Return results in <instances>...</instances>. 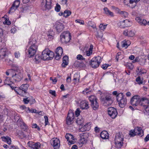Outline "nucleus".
<instances>
[{
	"label": "nucleus",
	"instance_id": "nucleus-51",
	"mask_svg": "<svg viewBox=\"0 0 149 149\" xmlns=\"http://www.w3.org/2000/svg\"><path fill=\"white\" fill-rule=\"evenodd\" d=\"M145 109V111L146 112V114L147 115H149V105H147L145 107H144Z\"/></svg>",
	"mask_w": 149,
	"mask_h": 149
},
{
	"label": "nucleus",
	"instance_id": "nucleus-23",
	"mask_svg": "<svg viewBox=\"0 0 149 149\" xmlns=\"http://www.w3.org/2000/svg\"><path fill=\"white\" fill-rule=\"evenodd\" d=\"M20 3V2L19 0H17L15 1L14 2V3L13 4L9 12H10V11L13 10L14 11H15V10L19 7Z\"/></svg>",
	"mask_w": 149,
	"mask_h": 149
},
{
	"label": "nucleus",
	"instance_id": "nucleus-27",
	"mask_svg": "<svg viewBox=\"0 0 149 149\" xmlns=\"http://www.w3.org/2000/svg\"><path fill=\"white\" fill-rule=\"evenodd\" d=\"M123 34L125 36L129 37H133L134 35V33L132 31H128L127 30H125L123 32Z\"/></svg>",
	"mask_w": 149,
	"mask_h": 149
},
{
	"label": "nucleus",
	"instance_id": "nucleus-12",
	"mask_svg": "<svg viewBox=\"0 0 149 149\" xmlns=\"http://www.w3.org/2000/svg\"><path fill=\"white\" fill-rule=\"evenodd\" d=\"M80 138L79 141V143L84 144L85 143L88 139V134L87 133H83L80 135Z\"/></svg>",
	"mask_w": 149,
	"mask_h": 149
},
{
	"label": "nucleus",
	"instance_id": "nucleus-8",
	"mask_svg": "<svg viewBox=\"0 0 149 149\" xmlns=\"http://www.w3.org/2000/svg\"><path fill=\"white\" fill-rule=\"evenodd\" d=\"M37 49V46L35 45V43L31 44L28 49V52L29 57H32L36 53Z\"/></svg>",
	"mask_w": 149,
	"mask_h": 149
},
{
	"label": "nucleus",
	"instance_id": "nucleus-36",
	"mask_svg": "<svg viewBox=\"0 0 149 149\" xmlns=\"http://www.w3.org/2000/svg\"><path fill=\"white\" fill-rule=\"evenodd\" d=\"M63 53V49L61 47H58L56 49V54H60V55H62Z\"/></svg>",
	"mask_w": 149,
	"mask_h": 149
},
{
	"label": "nucleus",
	"instance_id": "nucleus-9",
	"mask_svg": "<svg viewBox=\"0 0 149 149\" xmlns=\"http://www.w3.org/2000/svg\"><path fill=\"white\" fill-rule=\"evenodd\" d=\"M140 0H124V3L125 5L130 8H134L136 5L137 3Z\"/></svg>",
	"mask_w": 149,
	"mask_h": 149
},
{
	"label": "nucleus",
	"instance_id": "nucleus-10",
	"mask_svg": "<svg viewBox=\"0 0 149 149\" xmlns=\"http://www.w3.org/2000/svg\"><path fill=\"white\" fill-rule=\"evenodd\" d=\"M108 112L109 116L113 119L115 118L118 114L116 109L113 107H110L108 108Z\"/></svg>",
	"mask_w": 149,
	"mask_h": 149
},
{
	"label": "nucleus",
	"instance_id": "nucleus-52",
	"mask_svg": "<svg viewBox=\"0 0 149 149\" xmlns=\"http://www.w3.org/2000/svg\"><path fill=\"white\" fill-rule=\"evenodd\" d=\"M92 53V50H89L86 51V54L87 56H90Z\"/></svg>",
	"mask_w": 149,
	"mask_h": 149
},
{
	"label": "nucleus",
	"instance_id": "nucleus-45",
	"mask_svg": "<svg viewBox=\"0 0 149 149\" xmlns=\"http://www.w3.org/2000/svg\"><path fill=\"white\" fill-rule=\"evenodd\" d=\"M125 23V25L122 26L123 27H127L129 26L130 22L127 19L124 20L123 21Z\"/></svg>",
	"mask_w": 149,
	"mask_h": 149
},
{
	"label": "nucleus",
	"instance_id": "nucleus-42",
	"mask_svg": "<svg viewBox=\"0 0 149 149\" xmlns=\"http://www.w3.org/2000/svg\"><path fill=\"white\" fill-rule=\"evenodd\" d=\"M4 83L8 85H11V81L10 80V79L8 77L6 78L4 81Z\"/></svg>",
	"mask_w": 149,
	"mask_h": 149
},
{
	"label": "nucleus",
	"instance_id": "nucleus-4",
	"mask_svg": "<svg viewBox=\"0 0 149 149\" xmlns=\"http://www.w3.org/2000/svg\"><path fill=\"white\" fill-rule=\"evenodd\" d=\"M129 135L131 137H133L136 135L142 136L143 135V132L141 127H136L134 130H132L130 131Z\"/></svg>",
	"mask_w": 149,
	"mask_h": 149
},
{
	"label": "nucleus",
	"instance_id": "nucleus-1",
	"mask_svg": "<svg viewBox=\"0 0 149 149\" xmlns=\"http://www.w3.org/2000/svg\"><path fill=\"white\" fill-rule=\"evenodd\" d=\"M54 56V53L48 48H46L42 52L41 58L44 60H51Z\"/></svg>",
	"mask_w": 149,
	"mask_h": 149
},
{
	"label": "nucleus",
	"instance_id": "nucleus-14",
	"mask_svg": "<svg viewBox=\"0 0 149 149\" xmlns=\"http://www.w3.org/2000/svg\"><path fill=\"white\" fill-rule=\"evenodd\" d=\"M51 144L54 149H58L60 146V141L57 138L52 139L50 141Z\"/></svg>",
	"mask_w": 149,
	"mask_h": 149
},
{
	"label": "nucleus",
	"instance_id": "nucleus-56",
	"mask_svg": "<svg viewBox=\"0 0 149 149\" xmlns=\"http://www.w3.org/2000/svg\"><path fill=\"white\" fill-rule=\"evenodd\" d=\"M61 55H60V54H59H59H56V55L55 57V58L56 60H59L60 58Z\"/></svg>",
	"mask_w": 149,
	"mask_h": 149
},
{
	"label": "nucleus",
	"instance_id": "nucleus-62",
	"mask_svg": "<svg viewBox=\"0 0 149 149\" xmlns=\"http://www.w3.org/2000/svg\"><path fill=\"white\" fill-rule=\"evenodd\" d=\"M15 56L17 58H18L20 56V54L19 52H16L15 54Z\"/></svg>",
	"mask_w": 149,
	"mask_h": 149
},
{
	"label": "nucleus",
	"instance_id": "nucleus-24",
	"mask_svg": "<svg viewBox=\"0 0 149 149\" xmlns=\"http://www.w3.org/2000/svg\"><path fill=\"white\" fill-rule=\"evenodd\" d=\"M80 107L82 109H87L89 108L88 103L86 101H81L80 103Z\"/></svg>",
	"mask_w": 149,
	"mask_h": 149
},
{
	"label": "nucleus",
	"instance_id": "nucleus-40",
	"mask_svg": "<svg viewBox=\"0 0 149 149\" xmlns=\"http://www.w3.org/2000/svg\"><path fill=\"white\" fill-rule=\"evenodd\" d=\"M40 58H41V57H40L39 55H37L35 56L34 60H35L36 63H38L40 61Z\"/></svg>",
	"mask_w": 149,
	"mask_h": 149
},
{
	"label": "nucleus",
	"instance_id": "nucleus-25",
	"mask_svg": "<svg viewBox=\"0 0 149 149\" xmlns=\"http://www.w3.org/2000/svg\"><path fill=\"white\" fill-rule=\"evenodd\" d=\"M140 103L139 105L143 106L145 107L149 104L148 100L146 98H143L140 99Z\"/></svg>",
	"mask_w": 149,
	"mask_h": 149
},
{
	"label": "nucleus",
	"instance_id": "nucleus-50",
	"mask_svg": "<svg viewBox=\"0 0 149 149\" xmlns=\"http://www.w3.org/2000/svg\"><path fill=\"white\" fill-rule=\"evenodd\" d=\"M63 63L62 64V65L63 67L65 68L66 65H68V61H63Z\"/></svg>",
	"mask_w": 149,
	"mask_h": 149
},
{
	"label": "nucleus",
	"instance_id": "nucleus-61",
	"mask_svg": "<svg viewBox=\"0 0 149 149\" xmlns=\"http://www.w3.org/2000/svg\"><path fill=\"white\" fill-rule=\"evenodd\" d=\"M50 79L52 81L53 84H55L57 81V79L56 78L53 79L52 77H51L50 78Z\"/></svg>",
	"mask_w": 149,
	"mask_h": 149
},
{
	"label": "nucleus",
	"instance_id": "nucleus-6",
	"mask_svg": "<svg viewBox=\"0 0 149 149\" xmlns=\"http://www.w3.org/2000/svg\"><path fill=\"white\" fill-rule=\"evenodd\" d=\"M101 61V57L98 56L93 58L91 60L90 64L93 68H96L99 66Z\"/></svg>",
	"mask_w": 149,
	"mask_h": 149
},
{
	"label": "nucleus",
	"instance_id": "nucleus-32",
	"mask_svg": "<svg viewBox=\"0 0 149 149\" xmlns=\"http://www.w3.org/2000/svg\"><path fill=\"white\" fill-rule=\"evenodd\" d=\"M29 86V85L27 84H22L19 87V89L26 92Z\"/></svg>",
	"mask_w": 149,
	"mask_h": 149
},
{
	"label": "nucleus",
	"instance_id": "nucleus-5",
	"mask_svg": "<svg viewBox=\"0 0 149 149\" xmlns=\"http://www.w3.org/2000/svg\"><path fill=\"white\" fill-rule=\"evenodd\" d=\"M71 35L70 33L68 31H64L60 35V39L61 42L67 43L71 39Z\"/></svg>",
	"mask_w": 149,
	"mask_h": 149
},
{
	"label": "nucleus",
	"instance_id": "nucleus-16",
	"mask_svg": "<svg viewBox=\"0 0 149 149\" xmlns=\"http://www.w3.org/2000/svg\"><path fill=\"white\" fill-rule=\"evenodd\" d=\"M9 52L6 48H2L0 49V60L4 58L7 55Z\"/></svg>",
	"mask_w": 149,
	"mask_h": 149
},
{
	"label": "nucleus",
	"instance_id": "nucleus-48",
	"mask_svg": "<svg viewBox=\"0 0 149 149\" xmlns=\"http://www.w3.org/2000/svg\"><path fill=\"white\" fill-rule=\"evenodd\" d=\"M107 25H103L102 24H100L99 26V28L102 30H104L105 29Z\"/></svg>",
	"mask_w": 149,
	"mask_h": 149
},
{
	"label": "nucleus",
	"instance_id": "nucleus-49",
	"mask_svg": "<svg viewBox=\"0 0 149 149\" xmlns=\"http://www.w3.org/2000/svg\"><path fill=\"white\" fill-rule=\"evenodd\" d=\"M118 25L121 28H124L125 27H123L122 26H125V24L123 21H121L118 23Z\"/></svg>",
	"mask_w": 149,
	"mask_h": 149
},
{
	"label": "nucleus",
	"instance_id": "nucleus-11",
	"mask_svg": "<svg viewBox=\"0 0 149 149\" xmlns=\"http://www.w3.org/2000/svg\"><path fill=\"white\" fill-rule=\"evenodd\" d=\"M130 103L133 106H136L140 103V97L138 95L134 96L131 99Z\"/></svg>",
	"mask_w": 149,
	"mask_h": 149
},
{
	"label": "nucleus",
	"instance_id": "nucleus-2",
	"mask_svg": "<svg viewBox=\"0 0 149 149\" xmlns=\"http://www.w3.org/2000/svg\"><path fill=\"white\" fill-rule=\"evenodd\" d=\"M13 73L11 74V79L15 82L20 81L23 78V75L21 72L17 70H11Z\"/></svg>",
	"mask_w": 149,
	"mask_h": 149
},
{
	"label": "nucleus",
	"instance_id": "nucleus-46",
	"mask_svg": "<svg viewBox=\"0 0 149 149\" xmlns=\"http://www.w3.org/2000/svg\"><path fill=\"white\" fill-rule=\"evenodd\" d=\"M61 9V6L59 5L57 3L56 4V6L55 7V10L57 12H58L60 11Z\"/></svg>",
	"mask_w": 149,
	"mask_h": 149
},
{
	"label": "nucleus",
	"instance_id": "nucleus-30",
	"mask_svg": "<svg viewBox=\"0 0 149 149\" xmlns=\"http://www.w3.org/2000/svg\"><path fill=\"white\" fill-rule=\"evenodd\" d=\"M91 105L94 110L97 109L99 107V104L97 102V100L91 102Z\"/></svg>",
	"mask_w": 149,
	"mask_h": 149
},
{
	"label": "nucleus",
	"instance_id": "nucleus-60",
	"mask_svg": "<svg viewBox=\"0 0 149 149\" xmlns=\"http://www.w3.org/2000/svg\"><path fill=\"white\" fill-rule=\"evenodd\" d=\"M92 22H88V25L89 26H91L92 27L93 29L95 28H96V26H95V24H93L92 25H90V24H91Z\"/></svg>",
	"mask_w": 149,
	"mask_h": 149
},
{
	"label": "nucleus",
	"instance_id": "nucleus-18",
	"mask_svg": "<svg viewBox=\"0 0 149 149\" xmlns=\"http://www.w3.org/2000/svg\"><path fill=\"white\" fill-rule=\"evenodd\" d=\"M28 144L29 147L33 149H39L40 147V144L39 143H35L32 142H29Z\"/></svg>",
	"mask_w": 149,
	"mask_h": 149
},
{
	"label": "nucleus",
	"instance_id": "nucleus-28",
	"mask_svg": "<svg viewBox=\"0 0 149 149\" xmlns=\"http://www.w3.org/2000/svg\"><path fill=\"white\" fill-rule=\"evenodd\" d=\"M1 139L2 140L5 142H6L8 144H10L11 142L10 138L8 136H2L1 137Z\"/></svg>",
	"mask_w": 149,
	"mask_h": 149
},
{
	"label": "nucleus",
	"instance_id": "nucleus-57",
	"mask_svg": "<svg viewBox=\"0 0 149 149\" xmlns=\"http://www.w3.org/2000/svg\"><path fill=\"white\" fill-rule=\"evenodd\" d=\"M49 93L50 94H52L53 95L55 96L56 92L55 91H52V90H49Z\"/></svg>",
	"mask_w": 149,
	"mask_h": 149
},
{
	"label": "nucleus",
	"instance_id": "nucleus-22",
	"mask_svg": "<svg viewBox=\"0 0 149 149\" xmlns=\"http://www.w3.org/2000/svg\"><path fill=\"white\" fill-rule=\"evenodd\" d=\"M123 136L121 133L119 132L117 134L116 136L115 141L117 142H123Z\"/></svg>",
	"mask_w": 149,
	"mask_h": 149
},
{
	"label": "nucleus",
	"instance_id": "nucleus-34",
	"mask_svg": "<svg viewBox=\"0 0 149 149\" xmlns=\"http://www.w3.org/2000/svg\"><path fill=\"white\" fill-rule=\"evenodd\" d=\"M136 81L137 82V83L139 85L141 84H144L145 82V81H143V80L141 79V77L140 76L138 77L136 79Z\"/></svg>",
	"mask_w": 149,
	"mask_h": 149
},
{
	"label": "nucleus",
	"instance_id": "nucleus-58",
	"mask_svg": "<svg viewBox=\"0 0 149 149\" xmlns=\"http://www.w3.org/2000/svg\"><path fill=\"white\" fill-rule=\"evenodd\" d=\"M32 127L33 128H37L38 130H40V128L38 127V126L36 124H33L32 125Z\"/></svg>",
	"mask_w": 149,
	"mask_h": 149
},
{
	"label": "nucleus",
	"instance_id": "nucleus-3",
	"mask_svg": "<svg viewBox=\"0 0 149 149\" xmlns=\"http://www.w3.org/2000/svg\"><path fill=\"white\" fill-rule=\"evenodd\" d=\"M117 100L120 107L123 108L127 104V99L123 95V93H120L117 95Z\"/></svg>",
	"mask_w": 149,
	"mask_h": 149
},
{
	"label": "nucleus",
	"instance_id": "nucleus-29",
	"mask_svg": "<svg viewBox=\"0 0 149 149\" xmlns=\"http://www.w3.org/2000/svg\"><path fill=\"white\" fill-rule=\"evenodd\" d=\"M101 137L103 139H106L108 138V134L105 131H102L100 134Z\"/></svg>",
	"mask_w": 149,
	"mask_h": 149
},
{
	"label": "nucleus",
	"instance_id": "nucleus-15",
	"mask_svg": "<svg viewBox=\"0 0 149 149\" xmlns=\"http://www.w3.org/2000/svg\"><path fill=\"white\" fill-rule=\"evenodd\" d=\"M55 28L58 32H61L64 29V25L59 21L56 22L54 25Z\"/></svg>",
	"mask_w": 149,
	"mask_h": 149
},
{
	"label": "nucleus",
	"instance_id": "nucleus-7",
	"mask_svg": "<svg viewBox=\"0 0 149 149\" xmlns=\"http://www.w3.org/2000/svg\"><path fill=\"white\" fill-rule=\"evenodd\" d=\"M41 7L43 10H48L50 9L51 8V0H43Z\"/></svg>",
	"mask_w": 149,
	"mask_h": 149
},
{
	"label": "nucleus",
	"instance_id": "nucleus-43",
	"mask_svg": "<svg viewBox=\"0 0 149 149\" xmlns=\"http://www.w3.org/2000/svg\"><path fill=\"white\" fill-rule=\"evenodd\" d=\"M80 76L78 74H75L74 75V78L73 79V80L75 81H76L77 80V79L78 81L79 80V77Z\"/></svg>",
	"mask_w": 149,
	"mask_h": 149
},
{
	"label": "nucleus",
	"instance_id": "nucleus-20",
	"mask_svg": "<svg viewBox=\"0 0 149 149\" xmlns=\"http://www.w3.org/2000/svg\"><path fill=\"white\" fill-rule=\"evenodd\" d=\"M135 20L141 25L145 26L147 23V21L146 19H143L140 17H137L135 18Z\"/></svg>",
	"mask_w": 149,
	"mask_h": 149
},
{
	"label": "nucleus",
	"instance_id": "nucleus-47",
	"mask_svg": "<svg viewBox=\"0 0 149 149\" xmlns=\"http://www.w3.org/2000/svg\"><path fill=\"white\" fill-rule=\"evenodd\" d=\"M75 22L76 23H79L81 24L84 25V21L80 19H77L75 20Z\"/></svg>",
	"mask_w": 149,
	"mask_h": 149
},
{
	"label": "nucleus",
	"instance_id": "nucleus-13",
	"mask_svg": "<svg viewBox=\"0 0 149 149\" xmlns=\"http://www.w3.org/2000/svg\"><path fill=\"white\" fill-rule=\"evenodd\" d=\"M74 118V113L72 112H69L66 119V123L68 125H70L73 123V120Z\"/></svg>",
	"mask_w": 149,
	"mask_h": 149
},
{
	"label": "nucleus",
	"instance_id": "nucleus-38",
	"mask_svg": "<svg viewBox=\"0 0 149 149\" xmlns=\"http://www.w3.org/2000/svg\"><path fill=\"white\" fill-rule=\"evenodd\" d=\"M71 13L70 11L68 10H65L63 13L64 17H67L70 15Z\"/></svg>",
	"mask_w": 149,
	"mask_h": 149
},
{
	"label": "nucleus",
	"instance_id": "nucleus-53",
	"mask_svg": "<svg viewBox=\"0 0 149 149\" xmlns=\"http://www.w3.org/2000/svg\"><path fill=\"white\" fill-rule=\"evenodd\" d=\"M80 109L79 108H77L76 109L75 112V114L76 116L77 117L80 114Z\"/></svg>",
	"mask_w": 149,
	"mask_h": 149
},
{
	"label": "nucleus",
	"instance_id": "nucleus-35",
	"mask_svg": "<svg viewBox=\"0 0 149 149\" xmlns=\"http://www.w3.org/2000/svg\"><path fill=\"white\" fill-rule=\"evenodd\" d=\"M84 121V119L82 117H79L77 118L76 123L78 125H81L83 124Z\"/></svg>",
	"mask_w": 149,
	"mask_h": 149
},
{
	"label": "nucleus",
	"instance_id": "nucleus-41",
	"mask_svg": "<svg viewBox=\"0 0 149 149\" xmlns=\"http://www.w3.org/2000/svg\"><path fill=\"white\" fill-rule=\"evenodd\" d=\"M120 14L122 17L126 18L128 17V14L127 12L125 11H121L120 12Z\"/></svg>",
	"mask_w": 149,
	"mask_h": 149
},
{
	"label": "nucleus",
	"instance_id": "nucleus-59",
	"mask_svg": "<svg viewBox=\"0 0 149 149\" xmlns=\"http://www.w3.org/2000/svg\"><path fill=\"white\" fill-rule=\"evenodd\" d=\"M109 66V65L106 64L103 65L102 66V68L104 70L106 69Z\"/></svg>",
	"mask_w": 149,
	"mask_h": 149
},
{
	"label": "nucleus",
	"instance_id": "nucleus-55",
	"mask_svg": "<svg viewBox=\"0 0 149 149\" xmlns=\"http://www.w3.org/2000/svg\"><path fill=\"white\" fill-rule=\"evenodd\" d=\"M44 118L45 119V125H48L49 122L48 117L47 116H45Z\"/></svg>",
	"mask_w": 149,
	"mask_h": 149
},
{
	"label": "nucleus",
	"instance_id": "nucleus-21",
	"mask_svg": "<svg viewBox=\"0 0 149 149\" xmlns=\"http://www.w3.org/2000/svg\"><path fill=\"white\" fill-rule=\"evenodd\" d=\"M135 61H138L141 65L143 66L146 62V60L145 58H142L141 56H139L135 58Z\"/></svg>",
	"mask_w": 149,
	"mask_h": 149
},
{
	"label": "nucleus",
	"instance_id": "nucleus-44",
	"mask_svg": "<svg viewBox=\"0 0 149 149\" xmlns=\"http://www.w3.org/2000/svg\"><path fill=\"white\" fill-rule=\"evenodd\" d=\"M77 59L80 60H84L85 59L83 56L80 54H79L77 56Z\"/></svg>",
	"mask_w": 149,
	"mask_h": 149
},
{
	"label": "nucleus",
	"instance_id": "nucleus-63",
	"mask_svg": "<svg viewBox=\"0 0 149 149\" xmlns=\"http://www.w3.org/2000/svg\"><path fill=\"white\" fill-rule=\"evenodd\" d=\"M86 125H84L83 127H81L80 129V130L81 131L83 132L84 131H86V129L85 128Z\"/></svg>",
	"mask_w": 149,
	"mask_h": 149
},
{
	"label": "nucleus",
	"instance_id": "nucleus-39",
	"mask_svg": "<svg viewBox=\"0 0 149 149\" xmlns=\"http://www.w3.org/2000/svg\"><path fill=\"white\" fill-rule=\"evenodd\" d=\"M89 100L91 103V102L97 100V99L95 96L91 95L89 97Z\"/></svg>",
	"mask_w": 149,
	"mask_h": 149
},
{
	"label": "nucleus",
	"instance_id": "nucleus-26",
	"mask_svg": "<svg viewBox=\"0 0 149 149\" xmlns=\"http://www.w3.org/2000/svg\"><path fill=\"white\" fill-rule=\"evenodd\" d=\"M15 91L17 94L25 97H27L26 95H28L29 94V93L27 92L23 91L22 90H21L19 89L18 91H17L15 89Z\"/></svg>",
	"mask_w": 149,
	"mask_h": 149
},
{
	"label": "nucleus",
	"instance_id": "nucleus-31",
	"mask_svg": "<svg viewBox=\"0 0 149 149\" xmlns=\"http://www.w3.org/2000/svg\"><path fill=\"white\" fill-rule=\"evenodd\" d=\"M131 43L130 41L124 40L122 42V47H125L126 48L128 47L130 45Z\"/></svg>",
	"mask_w": 149,
	"mask_h": 149
},
{
	"label": "nucleus",
	"instance_id": "nucleus-33",
	"mask_svg": "<svg viewBox=\"0 0 149 149\" xmlns=\"http://www.w3.org/2000/svg\"><path fill=\"white\" fill-rule=\"evenodd\" d=\"M104 13L106 15L111 16H113V13L110 11L107 8H104Z\"/></svg>",
	"mask_w": 149,
	"mask_h": 149
},
{
	"label": "nucleus",
	"instance_id": "nucleus-17",
	"mask_svg": "<svg viewBox=\"0 0 149 149\" xmlns=\"http://www.w3.org/2000/svg\"><path fill=\"white\" fill-rule=\"evenodd\" d=\"M65 137L67 139L68 141V144L69 145L73 144L74 143V141L75 140V138L73 136L69 134H67Z\"/></svg>",
	"mask_w": 149,
	"mask_h": 149
},
{
	"label": "nucleus",
	"instance_id": "nucleus-54",
	"mask_svg": "<svg viewBox=\"0 0 149 149\" xmlns=\"http://www.w3.org/2000/svg\"><path fill=\"white\" fill-rule=\"evenodd\" d=\"M26 97V98H24L23 100V102L25 104H27L30 101V100H28V98L27 97Z\"/></svg>",
	"mask_w": 149,
	"mask_h": 149
},
{
	"label": "nucleus",
	"instance_id": "nucleus-19",
	"mask_svg": "<svg viewBox=\"0 0 149 149\" xmlns=\"http://www.w3.org/2000/svg\"><path fill=\"white\" fill-rule=\"evenodd\" d=\"M87 62H86L84 63L83 62H79L78 61H76L74 63V66L77 68H83L86 66Z\"/></svg>",
	"mask_w": 149,
	"mask_h": 149
},
{
	"label": "nucleus",
	"instance_id": "nucleus-37",
	"mask_svg": "<svg viewBox=\"0 0 149 149\" xmlns=\"http://www.w3.org/2000/svg\"><path fill=\"white\" fill-rule=\"evenodd\" d=\"M115 147L117 148H120L123 145V142L115 141Z\"/></svg>",
	"mask_w": 149,
	"mask_h": 149
},
{
	"label": "nucleus",
	"instance_id": "nucleus-64",
	"mask_svg": "<svg viewBox=\"0 0 149 149\" xmlns=\"http://www.w3.org/2000/svg\"><path fill=\"white\" fill-rule=\"evenodd\" d=\"M149 140V134H148L144 139V141L147 142Z\"/></svg>",
	"mask_w": 149,
	"mask_h": 149
}]
</instances>
